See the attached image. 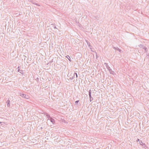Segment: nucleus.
I'll return each instance as SVG.
<instances>
[{
  "instance_id": "nucleus-1",
  "label": "nucleus",
  "mask_w": 149,
  "mask_h": 149,
  "mask_svg": "<svg viewBox=\"0 0 149 149\" xmlns=\"http://www.w3.org/2000/svg\"><path fill=\"white\" fill-rule=\"evenodd\" d=\"M104 64L105 65L107 69L109 71L110 74L114 75V72L111 69L108 65L106 63H105Z\"/></svg>"
},
{
  "instance_id": "nucleus-2",
  "label": "nucleus",
  "mask_w": 149,
  "mask_h": 149,
  "mask_svg": "<svg viewBox=\"0 0 149 149\" xmlns=\"http://www.w3.org/2000/svg\"><path fill=\"white\" fill-rule=\"evenodd\" d=\"M21 96L26 99H28L29 98V96L28 95H26L24 94H22L20 95Z\"/></svg>"
},
{
  "instance_id": "nucleus-3",
  "label": "nucleus",
  "mask_w": 149,
  "mask_h": 149,
  "mask_svg": "<svg viewBox=\"0 0 149 149\" xmlns=\"http://www.w3.org/2000/svg\"><path fill=\"white\" fill-rule=\"evenodd\" d=\"M113 48L115 50L118 51L120 53H121V50L118 47H116L113 46Z\"/></svg>"
},
{
  "instance_id": "nucleus-4",
  "label": "nucleus",
  "mask_w": 149,
  "mask_h": 149,
  "mask_svg": "<svg viewBox=\"0 0 149 149\" xmlns=\"http://www.w3.org/2000/svg\"><path fill=\"white\" fill-rule=\"evenodd\" d=\"M139 143L140 144L141 146H142L143 147H145L146 146V145L144 143H143L141 141H139Z\"/></svg>"
},
{
  "instance_id": "nucleus-5",
  "label": "nucleus",
  "mask_w": 149,
  "mask_h": 149,
  "mask_svg": "<svg viewBox=\"0 0 149 149\" xmlns=\"http://www.w3.org/2000/svg\"><path fill=\"white\" fill-rule=\"evenodd\" d=\"M10 101L9 100H8L6 102V103H7V106L8 107H9L10 106Z\"/></svg>"
},
{
  "instance_id": "nucleus-6",
  "label": "nucleus",
  "mask_w": 149,
  "mask_h": 149,
  "mask_svg": "<svg viewBox=\"0 0 149 149\" xmlns=\"http://www.w3.org/2000/svg\"><path fill=\"white\" fill-rule=\"evenodd\" d=\"M50 120L51 122L53 124H54L55 122L54 120L52 118H50Z\"/></svg>"
},
{
  "instance_id": "nucleus-7",
  "label": "nucleus",
  "mask_w": 149,
  "mask_h": 149,
  "mask_svg": "<svg viewBox=\"0 0 149 149\" xmlns=\"http://www.w3.org/2000/svg\"><path fill=\"white\" fill-rule=\"evenodd\" d=\"M139 46L140 47V48H142L143 49L145 47V46H144V45L141 44H140L139 45Z\"/></svg>"
},
{
  "instance_id": "nucleus-8",
  "label": "nucleus",
  "mask_w": 149,
  "mask_h": 149,
  "mask_svg": "<svg viewBox=\"0 0 149 149\" xmlns=\"http://www.w3.org/2000/svg\"><path fill=\"white\" fill-rule=\"evenodd\" d=\"M66 57L71 62L72 61L69 55H67L66 56Z\"/></svg>"
},
{
  "instance_id": "nucleus-9",
  "label": "nucleus",
  "mask_w": 149,
  "mask_h": 149,
  "mask_svg": "<svg viewBox=\"0 0 149 149\" xmlns=\"http://www.w3.org/2000/svg\"><path fill=\"white\" fill-rule=\"evenodd\" d=\"M45 115L47 117V118H48V119H49V118H51L50 115L47 113L45 114Z\"/></svg>"
},
{
  "instance_id": "nucleus-10",
  "label": "nucleus",
  "mask_w": 149,
  "mask_h": 149,
  "mask_svg": "<svg viewBox=\"0 0 149 149\" xmlns=\"http://www.w3.org/2000/svg\"><path fill=\"white\" fill-rule=\"evenodd\" d=\"M89 93H88V95L89 97H91V90H90L89 91Z\"/></svg>"
},
{
  "instance_id": "nucleus-11",
  "label": "nucleus",
  "mask_w": 149,
  "mask_h": 149,
  "mask_svg": "<svg viewBox=\"0 0 149 149\" xmlns=\"http://www.w3.org/2000/svg\"><path fill=\"white\" fill-rule=\"evenodd\" d=\"M74 77H75V75L76 76V77L77 78V73L74 72Z\"/></svg>"
},
{
  "instance_id": "nucleus-12",
  "label": "nucleus",
  "mask_w": 149,
  "mask_h": 149,
  "mask_svg": "<svg viewBox=\"0 0 149 149\" xmlns=\"http://www.w3.org/2000/svg\"><path fill=\"white\" fill-rule=\"evenodd\" d=\"M79 102V100L76 101L75 102V105H78Z\"/></svg>"
},
{
  "instance_id": "nucleus-13",
  "label": "nucleus",
  "mask_w": 149,
  "mask_h": 149,
  "mask_svg": "<svg viewBox=\"0 0 149 149\" xmlns=\"http://www.w3.org/2000/svg\"><path fill=\"white\" fill-rule=\"evenodd\" d=\"M33 4H35V5H37V6H40V5L39 4H38V3H36L35 2L34 3H33Z\"/></svg>"
},
{
  "instance_id": "nucleus-14",
  "label": "nucleus",
  "mask_w": 149,
  "mask_h": 149,
  "mask_svg": "<svg viewBox=\"0 0 149 149\" xmlns=\"http://www.w3.org/2000/svg\"><path fill=\"white\" fill-rule=\"evenodd\" d=\"M51 25L52 26V27H53V28L54 29H56V26H54V25L53 24H51Z\"/></svg>"
},
{
  "instance_id": "nucleus-15",
  "label": "nucleus",
  "mask_w": 149,
  "mask_h": 149,
  "mask_svg": "<svg viewBox=\"0 0 149 149\" xmlns=\"http://www.w3.org/2000/svg\"><path fill=\"white\" fill-rule=\"evenodd\" d=\"M19 72L22 74H24V71L22 70H20Z\"/></svg>"
},
{
  "instance_id": "nucleus-16",
  "label": "nucleus",
  "mask_w": 149,
  "mask_h": 149,
  "mask_svg": "<svg viewBox=\"0 0 149 149\" xmlns=\"http://www.w3.org/2000/svg\"><path fill=\"white\" fill-rule=\"evenodd\" d=\"M90 97V101L91 102L93 100V98L92 97Z\"/></svg>"
},
{
  "instance_id": "nucleus-17",
  "label": "nucleus",
  "mask_w": 149,
  "mask_h": 149,
  "mask_svg": "<svg viewBox=\"0 0 149 149\" xmlns=\"http://www.w3.org/2000/svg\"><path fill=\"white\" fill-rule=\"evenodd\" d=\"M143 49L145 50V51H146V50L147 49V47H145V48H144Z\"/></svg>"
},
{
  "instance_id": "nucleus-18",
  "label": "nucleus",
  "mask_w": 149,
  "mask_h": 149,
  "mask_svg": "<svg viewBox=\"0 0 149 149\" xmlns=\"http://www.w3.org/2000/svg\"><path fill=\"white\" fill-rule=\"evenodd\" d=\"M75 77H74V76L72 77H71L70 78V79H71V80H72V79H73L74 78H75Z\"/></svg>"
},
{
  "instance_id": "nucleus-19",
  "label": "nucleus",
  "mask_w": 149,
  "mask_h": 149,
  "mask_svg": "<svg viewBox=\"0 0 149 149\" xmlns=\"http://www.w3.org/2000/svg\"><path fill=\"white\" fill-rule=\"evenodd\" d=\"M17 70H18V71L19 72V71H20V68H19V66L18 68H17Z\"/></svg>"
},
{
  "instance_id": "nucleus-20",
  "label": "nucleus",
  "mask_w": 149,
  "mask_h": 149,
  "mask_svg": "<svg viewBox=\"0 0 149 149\" xmlns=\"http://www.w3.org/2000/svg\"><path fill=\"white\" fill-rule=\"evenodd\" d=\"M30 2L33 4L34 3V1L33 0H31L30 1Z\"/></svg>"
},
{
  "instance_id": "nucleus-21",
  "label": "nucleus",
  "mask_w": 149,
  "mask_h": 149,
  "mask_svg": "<svg viewBox=\"0 0 149 149\" xmlns=\"http://www.w3.org/2000/svg\"><path fill=\"white\" fill-rule=\"evenodd\" d=\"M140 141V139H137V140H136V141L137 142Z\"/></svg>"
},
{
  "instance_id": "nucleus-22",
  "label": "nucleus",
  "mask_w": 149,
  "mask_h": 149,
  "mask_svg": "<svg viewBox=\"0 0 149 149\" xmlns=\"http://www.w3.org/2000/svg\"><path fill=\"white\" fill-rule=\"evenodd\" d=\"M88 45L89 46H90V44H88Z\"/></svg>"
},
{
  "instance_id": "nucleus-23",
  "label": "nucleus",
  "mask_w": 149,
  "mask_h": 149,
  "mask_svg": "<svg viewBox=\"0 0 149 149\" xmlns=\"http://www.w3.org/2000/svg\"><path fill=\"white\" fill-rule=\"evenodd\" d=\"M1 123V122H0V124Z\"/></svg>"
}]
</instances>
